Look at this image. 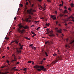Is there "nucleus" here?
Returning <instances> with one entry per match:
<instances>
[{"label":"nucleus","mask_w":74,"mask_h":74,"mask_svg":"<svg viewBox=\"0 0 74 74\" xmlns=\"http://www.w3.org/2000/svg\"><path fill=\"white\" fill-rule=\"evenodd\" d=\"M71 5L72 7H74V4H73V3H71Z\"/></svg>","instance_id":"obj_21"},{"label":"nucleus","mask_w":74,"mask_h":74,"mask_svg":"<svg viewBox=\"0 0 74 74\" xmlns=\"http://www.w3.org/2000/svg\"><path fill=\"white\" fill-rule=\"evenodd\" d=\"M57 56V54H56V53H54V54H53V56Z\"/></svg>","instance_id":"obj_31"},{"label":"nucleus","mask_w":74,"mask_h":74,"mask_svg":"<svg viewBox=\"0 0 74 74\" xmlns=\"http://www.w3.org/2000/svg\"><path fill=\"white\" fill-rule=\"evenodd\" d=\"M62 4H60L59 5L60 7H62L63 6V1H62Z\"/></svg>","instance_id":"obj_16"},{"label":"nucleus","mask_w":74,"mask_h":74,"mask_svg":"<svg viewBox=\"0 0 74 74\" xmlns=\"http://www.w3.org/2000/svg\"><path fill=\"white\" fill-rule=\"evenodd\" d=\"M5 58V56H3L2 57V58Z\"/></svg>","instance_id":"obj_56"},{"label":"nucleus","mask_w":74,"mask_h":74,"mask_svg":"<svg viewBox=\"0 0 74 74\" xmlns=\"http://www.w3.org/2000/svg\"><path fill=\"white\" fill-rule=\"evenodd\" d=\"M20 6H21V7H23V4H20Z\"/></svg>","instance_id":"obj_39"},{"label":"nucleus","mask_w":74,"mask_h":74,"mask_svg":"<svg viewBox=\"0 0 74 74\" xmlns=\"http://www.w3.org/2000/svg\"><path fill=\"white\" fill-rule=\"evenodd\" d=\"M34 4H32L31 5V7H33V6H34Z\"/></svg>","instance_id":"obj_41"},{"label":"nucleus","mask_w":74,"mask_h":74,"mask_svg":"<svg viewBox=\"0 0 74 74\" xmlns=\"http://www.w3.org/2000/svg\"><path fill=\"white\" fill-rule=\"evenodd\" d=\"M19 63H20V62H17V63L16 64V65L17 64H19Z\"/></svg>","instance_id":"obj_40"},{"label":"nucleus","mask_w":74,"mask_h":74,"mask_svg":"<svg viewBox=\"0 0 74 74\" xmlns=\"http://www.w3.org/2000/svg\"><path fill=\"white\" fill-rule=\"evenodd\" d=\"M34 68L36 69L39 71H40L41 70H43L44 71H46L47 69L46 68H45V67L42 66H39L37 64L34 66Z\"/></svg>","instance_id":"obj_1"},{"label":"nucleus","mask_w":74,"mask_h":74,"mask_svg":"<svg viewBox=\"0 0 74 74\" xmlns=\"http://www.w3.org/2000/svg\"><path fill=\"white\" fill-rule=\"evenodd\" d=\"M47 1H48V2H51V1L49 0H47Z\"/></svg>","instance_id":"obj_49"},{"label":"nucleus","mask_w":74,"mask_h":74,"mask_svg":"<svg viewBox=\"0 0 74 74\" xmlns=\"http://www.w3.org/2000/svg\"><path fill=\"white\" fill-rule=\"evenodd\" d=\"M7 66L5 65H4V66H2L1 67V68L2 69H3V68H4V67H7Z\"/></svg>","instance_id":"obj_14"},{"label":"nucleus","mask_w":74,"mask_h":74,"mask_svg":"<svg viewBox=\"0 0 74 74\" xmlns=\"http://www.w3.org/2000/svg\"><path fill=\"white\" fill-rule=\"evenodd\" d=\"M55 30L58 33H62V29L60 28V30H58V28L56 27L55 28Z\"/></svg>","instance_id":"obj_5"},{"label":"nucleus","mask_w":74,"mask_h":74,"mask_svg":"<svg viewBox=\"0 0 74 74\" xmlns=\"http://www.w3.org/2000/svg\"><path fill=\"white\" fill-rule=\"evenodd\" d=\"M38 6L39 7H40V8H42V6H41V5H39V4H38Z\"/></svg>","instance_id":"obj_26"},{"label":"nucleus","mask_w":74,"mask_h":74,"mask_svg":"<svg viewBox=\"0 0 74 74\" xmlns=\"http://www.w3.org/2000/svg\"><path fill=\"white\" fill-rule=\"evenodd\" d=\"M16 49L17 50L16 52L18 53H21V50L18 51V48H16Z\"/></svg>","instance_id":"obj_18"},{"label":"nucleus","mask_w":74,"mask_h":74,"mask_svg":"<svg viewBox=\"0 0 74 74\" xmlns=\"http://www.w3.org/2000/svg\"><path fill=\"white\" fill-rule=\"evenodd\" d=\"M43 60H46V59H45V58H44V59H43Z\"/></svg>","instance_id":"obj_63"},{"label":"nucleus","mask_w":74,"mask_h":74,"mask_svg":"<svg viewBox=\"0 0 74 74\" xmlns=\"http://www.w3.org/2000/svg\"><path fill=\"white\" fill-rule=\"evenodd\" d=\"M30 48H32V49H34V50H36V47H35L34 46L31 47Z\"/></svg>","instance_id":"obj_12"},{"label":"nucleus","mask_w":74,"mask_h":74,"mask_svg":"<svg viewBox=\"0 0 74 74\" xmlns=\"http://www.w3.org/2000/svg\"><path fill=\"white\" fill-rule=\"evenodd\" d=\"M16 16L15 17H14V21L16 20Z\"/></svg>","instance_id":"obj_43"},{"label":"nucleus","mask_w":74,"mask_h":74,"mask_svg":"<svg viewBox=\"0 0 74 74\" xmlns=\"http://www.w3.org/2000/svg\"><path fill=\"white\" fill-rule=\"evenodd\" d=\"M38 1H39V2H41V1H42V0H38Z\"/></svg>","instance_id":"obj_46"},{"label":"nucleus","mask_w":74,"mask_h":74,"mask_svg":"<svg viewBox=\"0 0 74 74\" xmlns=\"http://www.w3.org/2000/svg\"><path fill=\"white\" fill-rule=\"evenodd\" d=\"M16 68V67H14V68H12V69L13 70H17V69L15 70V69H15Z\"/></svg>","instance_id":"obj_27"},{"label":"nucleus","mask_w":74,"mask_h":74,"mask_svg":"<svg viewBox=\"0 0 74 74\" xmlns=\"http://www.w3.org/2000/svg\"><path fill=\"white\" fill-rule=\"evenodd\" d=\"M12 56H14V60H13L12 61H16L17 60V59L15 58V56L14 55V54H13L12 55Z\"/></svg>","instance_id":"obj_11"},{"label":"nucleus","mask_w":74,"mask_h":74,"mask_svg":"<svg viewBox=\"0 0 74 74\" xmlns=\"http://www.w3.org/2000/svg\"><path fill=\"white\" fill-rule=\"evenodd\" d=\"M28 2H26V5H28Z\"/></svg>","instance_id":"obj_52"},{"label":"nucleus","mask_w":74,"mask_h":74,"mask_svg":"<svg viewBox=\"0 0 74 74\" xmlns=\"http://www.w3.org/2000/svg\"><path fill=\"white\" fill-rule=\"evenodd\" d=\"M70 18H72V19H74V17H73L72 16H71L70 17H69V18L68 19H70Z\"/></svg>","instance_id":"obj_24"},{"label":"nucleus","mask_w":74,"mask_h":74,"mask_svg":"<svg viewBox=\"0 0 74 74\" xmlns=\"http://www.w3.org/2000/svg\"><path fill=\"white\" fill-rule=\"evenodd\" d=\"M47 33H46V34H48L49 33V31H47Z\"/></svg>","instance_id":"obj_37"},{"label":"nucleus","mask_w":74,"mask_h":74,"mask_svg":"<svg viewBox=\"0 0 74 74\" xmlns=\"http://www.w3.org/2000/svg\"><path fill=\"white\" fill-rule=\"evenodd\" d=\"M24 38H25L26 39H27V40H30V38H28V37H26L25 36L24 37Z\"/></svg>","instance_id":"obj_19"},{"label":"nucleus","mask_w":74,"mask_h":74,"mask_svg":"<svg viewBox=\"0 0 74 74\" xmlns=\"http://www.w3.org/2000/svg\"><path fill=\"white\" fill-rule=\"evenodd\" d=\"M63 16V14H60L59 16H60V17H62V16Z\"/></svg>","instance_id":"obj_29"},{"label":"nucleus","mask_w":74,"mask_h":74,"mask_svg":"<svg viewBox=\"0 0 74 74\" xmlns=\"http://www.w3.org/2000/svg\"><path fill=\"white\" fill-rule=\"evenodd\" d=\"M69 23H70V24H72V23H71V22H69Z\"/></svg>","instance_id":"obj_47"},{"label":"nucleus","mask_w":74,"mask_h":74,"mask_svg":"<svg viewBox=\"0 0 74 74\" xmlns=\"http://www.w3.org/2000/svg\"><path fill=\"white\" fill-rule=\"evenodd\" d=\"M56 25H57V24H58V22L57 21H56Z\"/></svg>","instance_id":"obj_57"},{"label":"nucleus","mask_w":74,"mask_h":74,"mask_svg":"<svg viewBox=\"0 0 74 74\" xmlns=\"http://www.w3.org/2000/svg\"><path fill=\"white\" fill-rule=\"evenodd\" d=\"M71 21H73V22H74V20L73 19L72 20H71Z\"/></svg>","instance_id":"obj_64"},{"label":"nucleus","mask_w":74,"mask_h":74,"mask_svg":"<svg viewBox=\"0 0 74 74\" xmlns=\"http://www.w3.org/2000/svg\"><path fill=\"white\" fill-rule=\"evenodd\" d=\"M33 10L32 9H31L30 10H27V12L29 14H30L31 15H33V14L32 12V11Z\"/></svg>","instance_id":"obj_6"},{"label":"nucleus","mask_w":74,"mask_h":74,"mask_svg":"<svg viewBox=\"0 0 74 74\" xmlns=\"http://www.w3.org/2000/svg\"><path fill=\"white\" fill-rule=\"evenodd\" d=\"M29 17L28 18H25V21L26 22H31V21L29 19H32V16H31L29 15Z\"/></svg>","instance_id":"obj_4"},{"label":"nucleus","mask_w":74,"mask_h":74,"mask_svg":"<svg viewBox=\"0 0 74 74\" xmlns=\"http://www.w3.org/2000/svg\"><path fill=\"white\" fill-rule=\"evenodd\" d=\"M5 73V74H7V73H9V72H7L6 73Z\"/></svg>","instance_id":"obj_45"},{"label":"nucleus","mask_w":74,"mask_h":74,"mask_svg":"<svg viewBox=\"0 0 74 74\" xmlns=\"http://www.w3.org/2000/svg\"><path fill=\"white\" fill-rule=\"evenodd\" d=\"M19 46H20V47H21L20 49H23V46H24V45H22L21 44V43H19Z\"/></svg>","instance_id":"obj_9"},{"label":"nucleus","mask_w":74,"mask_h":74,"mask_svg":"<svg viewBox=\"0 0 74 74\" xmlns=\"http://www.w3.org/2000/svg\"><path fill=\"white\" fill-rule=\"evenodd\" d=\"M49 33L50 32V34L51 35H49V36L50 37H54V36H55V35L54 34H53V31H49Z\"/></svg>","instance_id":"obj_7"},{"label":"nucleus","mask_w":74,"mask_h":74,"mask_svg":"<svg viewBox=\"0 0 74 74\" xmlns=\"http://www.w3.org/2000/svg\"><path fill=\"white\" fill-rule=\"evenodd\" d=\"M32 64H34V62H33V61H32Z\"/></svg>","instance_id":"obj_51"},{"label":"nucleus","mask_w":74,"mask_h":74,"mask_svg":"<svg viewBox=\"0 0 74 74\" xmlns=\"http://www.w3.org/2000/svg\"><path fill=\"white\" fill-rule=\"evenodd\" d=\"M6 62L8 64L9 66H10L11 65L10 64V61H8V60H6Z\"/></svg>","instance_id":"obj_17"},{"label":"nucleus","mask_w":74,"mask_h":74,"mask_svg":"<svg viewBox=\"0 0 74 74\" xmlns=\"http://www.w3.org/2000/svg\"><path fill=\"white\" fill-rule=\"evenodd\" d=\"M51 43H50V42L49 41H46L45 42V44L46 45H50Z\"/></svg>","instance_id":"obj_10"},{"label":"nucleus","mask_w":74,"mask_h":74,"mask_svg":"<svg viewBox=\"0 0 74 74\" xmlns=\"http://www.w3.org/2000/svg\"><path fill=\"white\" fill-rule=\"evenodd\" d=\"M40 18L42 19H43L44 18Z\"/></svg>","instance_id":"obj_60"},{"label":"nucleus","mask_w":74,"mask_h":74,"mask_svg":"<svg viewBox=\"0 0 74 74\" xmlns=\"http://www.w3.org/2000/svg\"><path fill=\"white\" fill-rule=\"evenodd\" d=\"M47 27H44V28L45 29V28H47Z\"/></svg>","instance_id":"obj_58"},{"label":"nucleus","mask_w":74,"mask_h":74,"mask_svg":"<svg viewBox=\"0 0 74 74\" xmlns=\"http://www.w3.org/2000/svg\"><path fill=\"white\" fill-rule=\"evenodd\" d=\"M2 74H5V73H2Z\"/></svg>","instance_id":"obj_61"},{"label":"nucleus","mask_w":74,"mask_h":74,"mask_svg":"<svg viewBox=\"0 0 74 74\" xmlns=\"http://www.w3.org/2000/svg\"><path fill=\"white\" fill-rule=\"evenodd\" d=\"M34 25H32L31 27H34Z\"/></svg>","instance_id":"obj_54"},{"label":"nucleus","mask_w":74,"mask_h":74,"mask_svg":"<svg viewBox=\"0 0 74 74\" xmlns=\"http://www.w3.org/2000/svg\"><path fill=\"white\" fill-rule=\"evenodd\" d=\"M27 70V69L26 68H24L23 69V70L24 71H26Z\"/></svg>","instance_id":"obj_35"},{"label":"nucleus","mask_w":74,"mask_h":74,"mask_svg":"<svg viewBox=\"0 0 74 74\" xmlns=\"http://www.w3.org/2000/svg\"><path fill=\"white\" fill-rule=\"evenodd\" d=\"M68 40L69 39L68 38L66 39V41L67 42L68 41Z\"/></svg>","instance_id":"obj_48"},{"label":"nucleus","mask_w":74,"mask_h":74,"mask_svg":"<svg viewBox=\"0 0 74 74\" xmlns=\"http://www.w3.org/2000/svg\"><path fill=\"white\" fill-rule=\"evenodd\" d=\"M40 27H38V28H37L36 29V30H38V29H40Z\"/></svg>","instance_id":"obj_38"},{"label":"nucleus","mask_w":74,"mask_h":74,"mask_svg":"<svg viewBox=\"0 0 74 74\" xmlns=\"http://www.w3.org/2000/svg\"><path fill=\"white\" fill-rule=\"evenodd\" d=\"M49 29H46V30L47 31V32H48V31H49Z\"/></svg>","instance_id":"obj_44"},{"label":"nucleus","mask_w":74,"mask_h":74,"mask_svg":"<svg viewBox=\"0 0 74 74\" xmlns=\"http://www.w3.org/2000/svg\"><path fill=\"white\" fill-rule=\"evenodd\" d=\"M31 33H32V34H36V33H34V32L31 31Z\"/></svg>","instance_id":"obj_25"},{"label":"nucleus","mask_w":74,"mask_h":74,"mask_svg":"<svg viewBox=\"0 0 74 74\" xmlns=\"http://www.w3.org/2000/svg\"><path fill=\"white\" fill-rule=\"evenodd\" d=\"M45 54L47 56H48V53L47 52H45Z\"/></svg>","instance_id":"obj_23"},{"label":"nucleus","mask_w":74,"mask_h":74,"mask_svg":"<svg viewBox=\"0 0 74 74\" xmlns=\"http://www.w3.org/2000/svg\"><path fill=\"white\" fill-rule=\"evenodd\" d=\"M36 36V34H34V35H33V36H32V37H34V36Z\"/></svg>","instance_id":"obj_34"},{"label":"nucleus","mask_w":74,"mask_h":74,"mask_svg":"<svg viewBox=\"0 0 74 74\" xmlns=\"http://www.w3.org/2000/svg\"><path fill=\"white\" fill-rule=\"evenodd\" d=\"M65 47L66 48H67V47L68 48H70V46H69V45H68L67 44L65 45Z\"/></svg>","instance_id":"obj_15"},{"label":"nucleus","mask_w":74,"mask_h":74,"mask_svg":"<svg viewBox=\"0 0 74 74\" xmlns=\"http://www.w3.org/2000/svg\"><path fill=\"white\" fill-rule=\"evenodd\" d=\"M73 42H74V40H72V41H71L69 43V44H71Z\"/></svg>","instance_id":"obj_20"},{"label":"nucleus","mask_w":74,"mask_h":74,"mask_svg":"<svg viewBox=\"0 0 74 74\" xmlns=\"http://www.w3.org/2000/svg\"><path fill=\"white\" fill-rule=\"evenodd\" d=\"M15 42V40H13L12 42H11V44H12V43H14Z\"/></svg>","instance_id":"obj_42"},{"label":"nucleus","mask_w":74,"mask_h":74,"mask_svg":"<svg viewBox=\"0 0 74 74\" xmlns=\"http://www.w3.org/2000/svg\"><path fill=\"white\" fill-rule=\"evenodd\" d=\"M64 8L65 9H67V8H66V6H64Z\"/></svg>","instance_id":"obj_53"},{"label":"nucleus","mask_w":74,"mask_h":74,"mask_svg":"<svg viewBox=\"0 0 74 74\" xmlns=\"http://www.w3.org/2000/svg\"><path fill=\"white\" fill-rule=\"evenodd\" d=\"M14 42L16 44H18V42H19V41H18V40L16 39L14 40Z\"/></svg>","instance_id":"obj_13"},{"label":"nucleus","mask_w":74,"mask_h":74,"mask_svg":"<svg viewBox=\"0 0 74 74\" xmlns=\"http://www.w3.org/2000/svg\"><path fill=\"white\" fill-rule=\"evenodd\" d=\"M43 60H42L40 62V64H42V63H43Z\"/></svg>","instance_id":"obj_36"},{"label":"nucleus","mask_w":74,"mask_h":74,"mask_svg":"<svg viewBox=\"0 0 74 74\" xmlns=\"http://www.w3.org/2000/svg\"><path fill=\"white\" fill-rule=\"evenodd\" d=\"M50 25V24H49V23H46V26H49V25Z\"/></svg>","instance_id":"obj_22"},{"label":"nucleus","mask_w":74,"mask_h":74,"mask_svg":"<svg viewBox=\"0 0 74 74\" xmlns=\"http://www.w3.org/2000/svg\"><path fill=\"white\" fill-rule=\"evenodd\" d=\"M55 14H57V12H56V11H55Z\"/></svg>","instance_id":"obj_50"},{"label":"nucleus","mask_w":74,"mask_h":74,"mask_svg":"<svg viewBox=\"0 0 74 74\" xmlns=\"http://www.w3.org/2000/svg\"><path fill=\"white\" fill-rule=\"evenodd\" d=\"M58 26H61V25L60 24H58Z\"/></svg>","instance_id":"obj_62"},{"label":"nucleus","mask_w":74,"mask_h":74,"mask_svg":"<svg viewBox=\"0 0 74 74\" xmlns=\"http://www.w3.org/2000/svg\"><path fill=\"white\" fill-rule=\"evenodd\" d=\"M45 7H46V5H45L44 6V8H45Z\"/></svg>","instance_id":"obj_59"},{"label":"nucleus","mask_w":74,"mask_h":74,"mask_svg":"<svg viewBox=\"0 0 74 74\" xmlns=\"http://www.w3.org/2000/svg\"><path fill=\"white\" fill-rule=\"evenodd\" d=\"M62 58L61 57H58L55 61H54L51 64H54L56 63H57L58 61L62 60Z\"/></svg>","instance_id":"obj_3"},{"label":"nucleus","mask_w":74,"mask_h":74,"mask_svg":"<svg viewBox=\"0 0 74 74\" xmlns=\"http://www.w3.org/2000/svg\"><path fill=\"white\" fill-rule=\"evenodd\" d=\"M26 21V19L25 20H23V22H24V21Z\"/></svg>","instance_id":"obj_55"},{"label":"nucleus","mask_w":74,"mask_h":74,"mask_svg":"<svg viewBox=\"0 0 74 74\" xmlns=\"http://www.w3.org/2000/svg\"><path fill=\"white\" fill-rule=\"evenodd\" d=\"M68 10L70 11H71V8H68Z\"/></svg>","instance_id":"obj_32"},{"label":"nucleus","mask_w":74,"mask_h":74,"mask_svg":"<svg viewBox=\"0 0 74 74\" xmlns=\"http://www.w3.org/2000/svg\"><path fill=\"white\" fill-rule=\"evenodd\" d=\"M67 10H65L64 11V13H67Z\"/></svg>","instance_id":"obj_33"},{"label":"nucleus","mask_w":74,"mask_h":74,"mask_svg":"<svg viewBox=\"0 0 74 74\" xmlns=\"http://www.w3.org/2000/svg\"><path fill=\"white\" fill-rule=\"evenodd\" d=\"M33 44H31L30 45H29V47H33Z\"/></svg>","instance_id":"obj_30"},{"label":"nucleus","mask_w":74,"mask_h":74,"mask_svg":"<svg viewBox=\"0 0 74 74\" xmlns=\"http://www.w3.org/2000/svg\"><path fill=\"white\" fill-rule=\"evenodd\" d=\"M27 62L28 63H32V61H28V62Z\"/></svg>","instance_id":"obj_28"},{"label":"nucleus","mask_w":74,"mask_h":74,"mask_svg":"<svg viewBox=\"0 0 74 74\" xmlns=\"http://www.w3.org/2000/svg\"><path fill=\"white\" fill-rule=\"evenodd\" d=\"M18 26L19 27V28H18V32L20 33V34H23L24 33H25V30L24 29H23L22 30H21V29L22 28V27H23L24 29H27L28 28V27L27 26H26L25 27H24L21 24V23H20L19 25Z\"/></svg>","instance_id":"obj_2"},{"label":"nucleus","mask_w":74,"mask_h":74,"mask_svg":"<svg viewBox=\"0 0 74 74\" xmlns=\"http://www.w3.org/2000/svg\"><path fill=\"white\" fill-rule=\"evenodd\" d=\"M51 18H52L53 20H55V19H56V16L55 15H51Z\"/></svg>","instance_id":"obj_8"}]
</instances>
